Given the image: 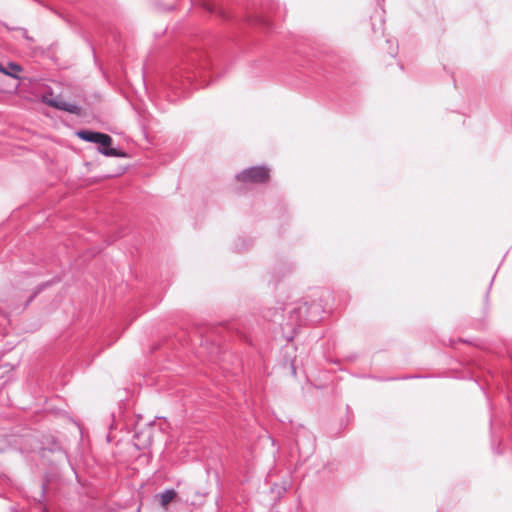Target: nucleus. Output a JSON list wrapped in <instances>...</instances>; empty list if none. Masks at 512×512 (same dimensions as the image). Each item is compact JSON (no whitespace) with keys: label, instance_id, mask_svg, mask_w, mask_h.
<instances>
[{"label":"nucleus","instance_id":"obj_1","mask_svg":"<svg viewBox=\"0 0 512 512\" xmlns=\"http://www.w3.org/2000/svg\"><path fill=\"white\" fill-rule=\"evenodd\" d=\"M285 311L288 317L287 321L282 324L284 326L283 330L287 327L291 332L295 333L300 326L307 322L315 323L320 321L323 309L317 302H311L310 304L298 302L287 306Z\"/></svg>","mask_w":512,"mask_h":512},{"label":"nucleus","instance_id":"obj_2","mask_svg":"<svg viewBox=\"0 0 512 512\" xmlns=\"http://www.w3.org/2000/svg\"><path fill=\"white\" fill-rule=\"evenodd\" d=\"M236 179L244 183H265L269 179V169L266 166H253L237 174Z\"/></svg>","mask_w":512,"mask_h":512},{"label":"nucleus","instance_id":"obj_3","mask_svg":"<svg viewBox=\"0 0 512 512\" xmlns=\"http://www.w3.org/2000/svg\"><path fill=\"white\" fill-rule=\"evenodd\" d=\"M105 140H99V148L98 152L101 153L104 156L107 157H123L125 156V153L121 152L120 150L116 148H112V137L108 134H105Z\"/></svg>","mask_w":512,"mask_h":512},{"label":"nucleus","instance_id":"obj_4","mask_svg":"<svg viewBox=\"0 0 512 512\" xmlns=\"http://www.w3.org/2000/svg\"><path fill=\"white\" fill-rule=\"evenodd\" d=\"M46 103L53 108H56L58 110L65 111V112H68L71 114L80 115V113H81V108L78 105H76L75 103H72V102L65 101V100L50 99V100L46 101Z\"/></svg>","mask_w":512,"mask_h":512},{"label":"nucleus","instance_id":"obj_5","mask_svg":"<svg viewBox=\"0 0 512 512\" xmlns=\"http://www.w3.org/2000/svg\"><path fill=\"white\" fill-rule=\"evenodd\" d=\"M76 135L79 139L98 144L99 140H105V133L96 132L92 130H79L76 132Z\"/></svg>","mask_w":512,"mask_h":512},{"label":"nucleus","instance_id":"obj_6","mask_svg":"<svg viewBox=\"0 0 512 512\" xmlns=\"http://www.w3.org/2000/svg\"><path fill=\"white\" fill-rule=\"evenodd\" d=\"M189 61L191 62V66L196 70H205L208 65V58L204 53L194 52L189 56Z\"/></svg>","mask_w":512,"mask_h":512},{"label":"nucleus","instance_id":"obj_7","mask_svg":"<svg viewBox=\"0 0 512 512\" xmlns=\"http://www.w3.org/2000/svg\"><path fill=\"white\" fill-rule=\"evenodd\" d=\"M177 496V492L174 489H166L162 493L156 495L159 505L166 508L168 504L173 501Z\"/></svg>","mask_w":512,"mask_h":512},{"label":"nucleus","instance_id":"obj_8","mask_svg":"<svg viewBox=\"0 0 512 512\" xmlns=\"http://www.w3.org/2000/svg\"><path fill=\"white\" fill-rule=\"evenodd\" d=\"M295 443H296V446L299 450V452L301 453L303 450H305L306 453H310L313 451L314 449V439H312L311 437H309V446L307 448L304 447L303 443L301 442V436L300 434L297 435L296 437V440H295Z\"/></svg>","mask_w":512,"mask_h":512},{"label":"nucleus","instance_id":"obj_9","mask_svg":"<svg viewBox=\"0 0 512 512\" xmlns=\"http://www.w3.org/2000/svg\"><path fill=\"white\" fill-rule=\"evenodd\" d=\"M252 241L250 239L246 240V239H238L236 242H235V248L239 251L241 250H244L246 248H248L250 245H251Z\"/></svg>","mask_w":512,"mask_h":512},{"label":"nucleus","instance_id":"obj_10","mask_svg":"<svg viewBox=\"0 0 512 512\" xmlns=\"http://www.w3.org/2000/svg\"><path fill=\"white\" fill-rule=\"evenodd\" d=\"M140 435H144L145 436V440L142 442V445L143 446H146V445H150L151 444V441H152V435H151V432L150 430L147 432V434H145L144 432H135L134 434V437L139 439L140 438Z\"/></svg>","mask_w":512,"mask_h":512},{"label":"nucleus","instance_id":"obj_11","mask_svg":"<svg viewBox=\"0 0 512 512\" xmlns=\"http://www.w3.org/2000/svg\"><path fill=\"white\" fill-rule=\"evenodd\" d=\"M44 285H40L36 288V290L30 295L28 300L25 303V307H27L31 301L37 296V294L43 289Z\"/></svg>","mask_w":512,"mask_h":512},{"label":"nucleus","instance_id":"obj_12","mask_svg":"<svg viewBox=\"0 0 512 512\" xmlns=\"http://www.w3.org/2000/svg\"><path fill=\"white\" fill-rule=\"evenodd\" d=\"M9 66L15 72H20L22 70L18 64L13 63V62L9 63Z\"/></svg>","mask_w":512,"mask_h":512},{"label":"nucleus","instance_id":"obj_13","mask_svg":"<svg viewBox=\"0 0 512 512\" xmlns=\"http://www.w3.org/2000/svg\"><path fill=\"white\" fill-rule=\"evenodd\" d=\"M0 72L4 73L6 75H9V76H14L12 73L8 72L1 63H0Z\"/></svg>","mask_w":512,"mask_h":512},{"label":"nucleus","instance_id":"obj_14","mask_svg":"<svg viewBox=\"0 0 512 512\" xmlns=\"http://www.w3.org/2000/svg\"><path fill=\"white\" fill-rule=\"evenodd\" d=\"M389 53L392 57H395L397 54V47L395 49H392Z\"/></svg>","mask_w":512,"mask_h":512},{"label":"nucleus","instance_id":"obj_15","mask_svg":"<svg viewBox=\"0 0 512 512\" xmlns=\"http://www.w3.org/2000/svg\"><path fill=\"white\" fill-rule=\"evenodd\" d=\"M206 9H207L208 11H210V12H213V11H214V9H213L210 5H208V4L206 5Z\"/></svg>","mask_w":512,"mask_h":512},{"label":"nucleus","instance_id":"obj_16","mask_svg":"<svg viewBox=\"0 0 512 512\" xmlns=\"http://www.w3.org/2000/svg\"><path fill=\"white\" fill-rule=\"evenodd\" d=\"M419 376H405V377H402L401 379H410V378H418Z\"/></svg>","mask_w":512,"mask_h":512},{"label":"nucleus","instance_id":"obj_17","mask_svg":"<svg viewBox=\"0 0 512 512\" xmlns=\"http://www.w3.org/2000/svg\"><path fill=\"white\" fill-rule=\"evenodd\" d=\"M23 32H24V36H25V38H26V39L31 40V38H29V37L27 36V30L23 29Z\"/></svg>","mask_w":512,"mask_h":512},{"label":"nucleus","instance_id":"obj_18","mask_svg":"<svg viewBox=\"0 0 512 512\" xmlns=\"http://www.w3.org/2000/svg\"><path fill=\"white\" fill-rule=\"evenodd\" d=\"M291 368H292V374H293V375H296V368H295V366H294V365H292V367H291Z\"/></svg>","mask_w":512,"mask_h":512},{"label":"nucleus","instance_id":"obj_19","mask_svg":"<svg viewBox=\"0 0 512 512\" xmlns=\"http://www.w3.org/2000/svg\"><path fill=\"white\" fill-rule=\"evenodd\" d=\"M136 512H140V508H137Z\"/></svg>","mask_w":512,"mask_h":512}]
</instances>
